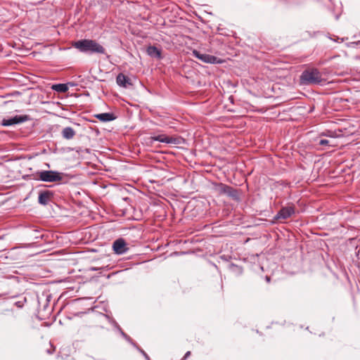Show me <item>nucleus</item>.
Segmentation results:
<instances>
[{"mask_svg": "<svg viewBox=\"0 0 360 360\" xmlns=\"http://www.w3.org/2000/svg\"><path fill=\"white\" fill-rule=\"evenodd\" d=\"M225 195H228L229 198H231L235 201H240V198L238 191L230 186H228Z\"/></svg>", "mask_w": 360, "mask_h": 360, "instance_id": "12", "label": "nucleus"}, {"mask_svg": "<svg viewBox=\"0 0 360 360\" xmlns=\"http://www.w3.org/2000/svg\"><path fill=\"white\" fill-rule=\"evenodd\" d=\"M52 196L53 193L50 191H41L39 193L38 202L42 205H46Z\"/></svg>", "mask_w": 360, "mask_h": 360, "instance_id": "9", "label": "nucleus"}, {"mask_svg": "<svg viewBox=\"0 0 360 360\" xmlns=\"http://www.w3.org/2000/svg\"><path fill=\"white\" fill-rule=\"evenodd\" d=\"M30 120V117L27 115H15L13 117L4 119L1 121V125L8 127L14 124H20Z\"/></svg>", "mask_w": 360, "mask_h": 360, "instance_id": "5", "label": "nucleus"}, {"mask_svg": "<svg viewBox=\"0 0 360 360\" xmlns=\"http://www.w3.org/2000/svg\"><path fill=\"white\" fill-rule=\"evenodd\" d=\"M51 88L52 90L59 93H65L69 89L68 84H53Z\"/></svg>", "mask_w": 360, "mask_h": 360, "instance_id": "15", "label": "nucleus"}, {"mask_svg": "<svg viewBox=\"0 0 360 360\" xmlns=\"http://www.w3.org/2000/svg\"><path fill=\"white\" fill-rule=\"evenodd\" d=\"M191 355V352L188 351L182 358L183 359L186 360L189 356Z\"/></svg>", "mask_w": 360, "mask_h": 360, "instance_id": "18", "label": "nucleus"}, {"mask_svg": "<svg viewBox=\"0 0 360 360\" xmlns=\"http://www.w3.org/2000/svg\"><path fill=\"white\" fill-rule=\"evenodd\" d=\"M72 45L82 53L105 54V48L93 39H80L74 41Z\"/></svg>", "mask_w": 360, "mask_h": 360, "instance_id": "1", "label": "nucleus"}, {"mask_svg": "<svg viewBox=\"0 0 360 360\" xmlns=\"http://www.w3.org/2000/svg\"><path fill=\"white\" fill-rule=\"evenodd\" d=\"M112 250L117 255H122L128 252L129 248L124 239L120 238L112 243Z\"/></svg>", "mask_w": 360, "mask_h": 360, "instance_id": "6", "label": "nucleus"}, {"mask_svg": "<svg viewBox=\"0 0 360 360\" xmlns=\"http://www.w3.org/2000/svg\"><path fill=\"white\" fill-rule=\"evenodd\" d=\"M295 213V209L292 206L283 207L276 214L275 218L276 219H286L290 217Z\"/></svg>", "mask_w": 360, "mask_h": 360, "instance_id": "7", "label": "nucleus"}, {"mask_svg": "<svg viewBox=\"0 0 360 360\" xmlns=\"http://www.w3.org/2000/svg\"><path fill=\"white\" fill-rule=\"evenodd\" d=\"M61 134L64 139L70 140L75 136V131L70 127H66L62 130Z\"/></svg>", "mask_w": 360, "mask_h": 360, "instance_id": "14", "label": "nucleus"}, {"mask_svg": "<svg viewBox=\"0 0 360 360\" xmlns=\"http://www.w3.org/2000/svg\"><path fill=\"white\" fill-rule=\"evenodd\" d=\"M300 82L304 85L319 84L321 82V73L316 68L305 70L300 76Z\"/></svg>", "mask_w": 360, "mask_h": 360, "instance_id": "2", "label": "nucleus"}, {"mask_svg": "<svg viewBox=\"0 0 360 360\" xmlns=\"http://www.w3.org/2000/svg\"><path fill=\"white\" fill-rule=\"evenodd\" d=\"M116 82L118 86L123 88H127L130 86H132L131 79L123 73H120L117 75L116 77Z\"/></svg>", "mask_w": 360, "mask_h": 360, "instance_id": "8", "label": "nucleus"}, {"mask_svg": "<svg viewBox=\"0 0 360 360\" xmlns=\"http://www.w3.org/2000/svg\"><path fill=\"white\" fill-rule=\"evenodd\" d=\"M192 55L201 60L203 63H209V64H219L221 63L222 60L216 56H214L212 55L207 54V53H202L197 50H193L192 51Z\"/></svg>", "mask_w": 360, "mask_h": 360, "instance_id": "4", "label": "nucleus"}, {"mask_svg": "<svg viewBox=\"0 0 360 360\" xmlns=\"http://www.w3.org/2000/svg\"><path fill=\"white\" fill-rule=\"evenodd\" d=\"M15 304L18 307H21L22 305L20 304V302H15Z\"/></svg>", "mask_w": 360, "mask_h": 360, "instance_id": "20", "label": "nucleus"}, {"mask_svg": "<svg viewBox=\"0 0 360 360\" xmlns=\"http://www.w3.org/2000/svg\"><path fill=\"white\" fill-rule=\"evenodd\" d=\"M141 353L145 356L146 360H150L148 355L143 350H141Z\"/></svg>", "mask_w": 360, "mask_h": 360, "instance_id": "19", "label": "nucleus"}, {"mask_svg": "<svg viewBox=\"0 0 360 360\" xmlns=\"http://www.w3.org/2000/svg\"><path fill=\"white\" fill-rule=\"evenodd\" d=\"M38 179L44 182H56L61 181L62 174L53 170H44L37 172Z\"/></svg>", "mask_w": 360, "mask_h": 360, "instance_id": "3", "label": "nucleus"}, {"mask_svg": "<svg viewBox=\"0 0 360 360\" xmlns=\"http://www.w3.org/2000/svg\"><path fill=\"white\" fill-rule=\"evenodd\" d=\"M146 52L148 55L152 58L160 59L162 58L161 49H158L155 46H149L147 48Z\"/></svg>", "mask_w": 360, "mask_h": 360, "instance_id": "11", "label": "nucleus"}, {"mask_svg": "<svg viewBox=\"0 0 360 360\" xmlns=\"http://www.w3.org/2000/svg\"><path fill=\"white\" fill-rule=\"evenodd\" d=\"M95 117H96L100 121L105 122L112 121L116 118L115 115L111 112H104V113L97 114L95 115Z\"/></svg>", "mask_w": 360, "mask_h": 360, "instance_id": "13", "label": "nucleus"}, {"mask_svg": "<svg viewBox=\"0 0 360 360\" xmlns=\"http://www.w3.org/2000/svg\"><path fill=\"white\" fill-rule=\"evenodd\" d=\"M228 186L226 184L219 183L216 184L215 189L219 194H225Z\"/></svg>", "mask_w": 360, "mask_h": 360, "instance_id": "16", "label": "nucleus"}, {"mask_svg": "<svg viewBox=\"0 0 360 360\" xmlns=\"http://www.w3.org/2000/svg\"><path fill=\"white\" fill-rule=\"evenodd\" d=\"M181 360H184V359H181Z\"/></svg>", "mask_w": 360, "mask_h": 360, "instance_id": "22", "label": "nucleus"}, {"mask_svg": "<svg viewBox=\"0 0 360 360\" xmlns=\"http://www.w3.org/2000/svg\"><path fill=\"white\" fill-rule=\"evenodd\" d=\"M153 141H159L165 143H176V139L169 137L165 134L151 136Z\"/></svg>", "mask_w": 360, "mask_h": 360, "instance_id": "10", "label": "nucleus"}, {"mask_svg": "<svg viewBox=\"0 0 360 360\" xmlns=\"http://www.w3.org/2000/svg\"><path fill=\"white\" fill-rule=\"evenodd\" d=\"M319 144L322 146H330V141L327 139H322L319 140Z\"/></svg>", "mask_w": 360, "mask_h": 360, "instance_id": "17", "label": "nucleus"}, {"mask_svg": "<svg viewBox=\"0 0 360 360\" xmlns=\"http://www.w3.org/2000/svg\"><path fill=\"white\" fill-rule=\"evenodd\" d=\"M266 281L269 283L270 281V278L269 276H266Z\"/></svg>", "mask_w": 360, "mask_h": 360, "instance_id": "21", "label": "nucleus"}]
</instances>
